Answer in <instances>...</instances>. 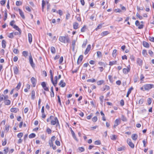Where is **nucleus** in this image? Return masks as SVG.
Instances as JSON below:
<instances>
[{
    "mask_svg": "<svg viewBox=\"0 0 154 154\" xmlns=\"http://www.w3.org/2000/svg\"><path fill=\"white\" fill-rule=\"evenodd\" d=\"M10 111L11 112L16 113L19 111V109L16 108H12L11 109Z\"/></svg>",
    "mask_w": 154,
    "mask_h": 154,
    "instance_id": "nucleus-16",
    "label": "nucleus"
},
{
    "mask_svg": "<svg viewBox=\"0 0 154 154\" xmlns=\"http://www.w3.org/2000/svg\"><path fill=\"white\" fill-rule=\"evenodd\" d=\"M149 39L151 41L154 42V37H149Z\"/></svg>",
    "mask_w": 154,
    "mask_h": 154,
    "instance_id": "nucleus-64",
    "label": "nucleus"
},
{
    "mask_svg": "<svg viewBox=\"0 0 154 154\" xmlns=\"http://www.w3.org/2000/svg\"><path fill=\"white\" fill-rule=\"evenodd\" d=\"M57 121H58V120L57 117H54V119L51 120V125H55L57 124Z\"/></svg>",
    "mask_w": 154,
    "mask_h": 154,
    "instance_id": "nucleus-6",
    "label": "nucleus"
},
{
    "mask_svg": "<svg viewBox=\"0 0 154 154\" xmlns=\"http://www.w3.org/2000/svg\"><path fill=\"white\" fill-rule=\"evenodd\" d=\"M53 77L52 78V80H51V81L53 85L55 87L56 86V85L57 84V80L58 79V78H57V76H56L55 77V80L54 81L53 80Z\"/></svg>",
    "mask_w": 154,
    "mask_h": 154,
    "instance_id": "nucleus-4",
    "label": "nucleus"
},
{
    "mask_svg": "<svg viewBox=\"0 0 154 154\" xmlns=\"http://www.w3.org/2000/svg\"><path fill=\"white\" fill-rule=\"evenodd\" d=\"M4 141H2V145L3 146H5L6 143H7V140L6 139H4Z\"/></svg>",
    "mask_w": 154,
    "mask_h": 154,
    "instance_id": "nucleus-50",
    "label": "nucleus"
},
{
    "mask_svg": "<svg viewBox=\"0 0 154 154\" xmlns=\"http://www.w3.org/2000/svg\"><path fill=\"white\" fill-rule=\"evenodd\" d=\"M137 63L140 66H141L143 63L142 60L140 58H137Z\"/></svg>",
    "mask_w": 154,
    "mask_h": 154,
    "instance_id": "nucleus-15",
    "label": "nucleus"
},
{
    "mask_svg": "<svg viewBox=\"0 0 154 154\" xmlns=\"http://www.w3.org/2000/svg\"><path fill=\"white\" fill-rule=\"evenodd\" d=\"M21 85V83L20 82H19L17 86L16 87V88H17L18 89H19Z\"/></svg>",
    "mask_w": 154,
    "mask_h": 154,
    "instance_id": "nucleus-60",
    "label": "nucleus"
},
{
    "mask_svg": "<svg viewBox=\"0 0 154 154\" xmlns=\"http://www.w3.org/2000/svg\"><path fill=\"white\" fill-rule=\"evenodd\" d=\"M87 82H96V80L94 79H88L87 80Z\"/></svg>",
    "mask_w": 154,
    "mask_h": 154,
    "instance_id": "nucleus-33",
    "label": "nucleus"
},
{
    "mask_svg": "<svg viewBox=\"0 0 154 154\" xmlns=\"http://www.w3.org/2000/svg\"><path fill=\"white\" fill-rule=\"evenodd\" d=\"M143 45L144 47L146 48H148L149 47V44L146 42H143Z\"/></svg>",
    "mask_w": 154,
    "mask_h": 154,
    "instance_id": "nucleus-22",
    "label": "nucleus"
},
{
    "mask_svg": "<svg viewBox=\"0 0 154 154\" xmlns=\"http://www.w3.org/2000/svg\"><path fill=\"white\" fill-rule=\"evenodd\" d=\"M136 16L140 19L142 20L143 19V17L142 16H140L139 14L137 13L136 14Z\"/></svg>",
    "mask_w": 154,
    "mask_h": 154,
    "instance_id": "nucleus-53",
    "label": "nucleus"
},
{
    "mask_svg": "<svg viewBox=\"0 0 154 154\" xmlns=\"http://www.w3.org/2000/svg\"><path fill=\"white\" fill-rule=\"evenodd\" d=\"M71 133L72 135V137H73L76 140H77V139L76 138V137L75 135V133L74 132V131L71 129Z\"/></svg>",
    "mask_w": 154,
    "mask_h": 154,
    "instance_id": "nucleus-28",
    "label": "nucleus"
},
{
    "mask_svg": "<svg viewBox=\"0 0 154 154\" xmlns=\"http://www.w3.org/2000/svg\"><path fill=\"white\" fill-rule=\"evenodd\" d=\"M121 119L123 121L126 122L127 121L126 118L123 115L122 116Z\"/></svg>",
    "mask_w": 154,
    "mask_h": 154,
    "instance_id": "nucleus-41",
    "label": "nucleus"
},
{
    "mask_svg": "<svg viewBox=\"0 0 154 154\" xmlns=\"http://www.w3.org/2000/svg\"><path fill=\"white\" fill-rule=\"evenodd\" d=\"M13 28L15 29L16 30L18 31L19 32L20 34H21V31L18 26L16 25H14L13 26Z\"/></svg>",
    "mask_w": 154,
    "mask_h": 154,
    "instance_id": "nucleus-20",
    "label": "nucleus"
},
{
    "mask_svg": "<svg viewBox=\"0 0 154 154\" xmlns=\"http://www.w3.org/2000/svg\"><path fill=\"white\" fill-rule=\"evenodd\" d=\"M79 26V24L77 22H74L73 23V27L75 29H78Z\"/></svg>",
    "mask_w": 154,
    "mask_h": 154,
    "instance_id": "nucleus-21",
    "label": "nucleus"
},
{
    "mask_svg": "<svg viewBox=\"0 0 154 154\" xmlns=\"http://www.w3.org/2000/svg\"><path fill=\"white\" fill-rule=\"evenodd\" d=\"M154 85L152 84H146L143 85L144 90L149 91L151 89V88H153Z\"/></svg>",
    "mask_w": 154,
    "mask_h": 154,
    "instance_id": "nucleus-2",
    "label": "nucleus"
},
{
    "mask_svg": "<svg viewBox=\"0 0 154 154\" xmlns=\"http://www.w3.org/2000/svg\"><path fill=\"white\" fill-rule=\"evenodd\" d=\"M75 40H72V46L73 47V48H74L75 45Z\"/></svg>",
    "mask_w": 154,
    "mask_h": 154,
    "instance_id": "nucleus-49",
    "label": "nucleus"
},
{
    "mask_svg": "<svg viewBox=\"0 0 154 154\" xmlns=\"http://www.w3.org/2000/svg\"><path fill=\"white\" fill-rule=\"evenodd\" d=\"M35 91L34 90H32L31 93V98L32 100L35 99Z\"/></svg>",
    "mask_w": 154,
    "mask_h": 154,
    "instance_id": "nucleus-25",
    "label": "nucleus"
},
{
    "mask_svg": "<svg viewBox=\"0 0 154 154\" xmlns=\"http://www.w3.org/2000/svg\"><path fill=\"white\" fill-rule=\"evenodd\" d=\"M50 73L51 75V80H52V78L53 77V74L52 73V72L51 70H50Z\"/></svg>",
    "mask_w": 154,
    "mask_h": 154,
    "instance_id": "nucleus-51",
    "label": "nucleus"
},
{
    "mask_svg": "<svg viewBox=\"0 0 154 154\" xmlns=\"http://www.w3.org/2000/svg\"><path fill=\"white\" fill-rule=\"evenodd\" d=\"M83 56L82 55H80L79 56L77 61V64H79L81 63L83 59Z\"/></svg>",
    "mask_w": 154,
    "mask_h": 154,
    "instance_id": "nucleus-12",
    "label": "nucleus"
},
{
    "mask_svg": "<svg viewBox=\"0 0 154 154\" xmlns=\"http://www.w3.org/2000/svg\"><path fill=\"white\" fill-rule=\"evenodd\" d=\"M51 53L53 54H55L56 52V50L55 48L53 47H51Z\"/></svg>",
    "mask_w": 154,
    "mask_h": 154,
    "instance_id": "nucleus-30",
    "label": "nucleus"
},
{
    "mask_svg": "<svg viewBox=\"0 0 154 154\" xmlns=\"http://www.w3.org/2000/svg\"><path fill=\"white\" fill-rule=\"evenodd\" d=\"M28 40L29 43L31 44L32 42V36L31 34L29 33L28 35Z\"/></svg>",
    "mask_w": 154,
    "mask_h": 154,
    "instance_id": "nucleus-18",
    "label": "nucleus"
},
{
    "mask_svg": "<svg viewBox=\"0 0 154 154\" xmlns=\"http://www.w3.org/2000/svg\"><path fill=\"white\" fill-rule=\"evenodd\" d=\"M31 82L32 85V86L35 87L36 85V80L34 77H32L31 79Z\"/></svg>",
    "mask_w": 154,
    "mask_h": 154,
    "instance_id": "nucleus-7",
    "label": "nucleus"
},
{
    "mask_svg": "<svg viewBox=\"0 0 154 154\" xmlns=\"http://www.w3.org/2000/svg\"><path fill=\"white\" fill-rule=\"evenodd\" d=\"M46 131L48 134H51V130L48 128H47Z\"/></svg>",
    "mask_w": 154,
    "mask_h": 154,
    "instance_id": "nucleus-57",
    "label": "nucleus"
},
{
    "mask_svg": "<svg viewBox=\"0 0 154 154\" xmlns=\"http://www.w3.org/2000/svg\"><path fill=\"white\" fill-rule=\"evenodd\" d=\"M51 97H54V93L53 91V86L51 87Z\"/></svg>",
    "mask_w": 154,
    "mask_h": 154,
    "instance_id": "nucleus-23",
    "label": "nucleus"
},
{
    "mask_svg": "<svg viewBox=\"0 0 154 154\" xmlns=\"http://www.w3.org/2000/svg\"><path fill=\"white\" fill-rule=\"evenodd\" d=\"M9 126H6L5 129V131H6V132H7L9 130Z\"/></svg>",
    "mask_w": 154,
    "mask_h": 154,
    "instance_id": "nucleus-54",
    "label": "nucleus"
},
{
    "mask_svg": "<svg viewBox=\"0 0 154 154\" xmlns=\"http://www.w3.org/2000/svg\"><path fill=\"white\" fill-rule=\"evenodd\" d=\"M85 27H86L85 26H84L82 28V29H81V32H85V29H86Z\"/></svg>",
    "mask_w": 154,
    "mask_h": 154,
    "instance_id": "nucleus-56",
    "label": "nucleus"
},
{
    "mask_svg": "<svg viewBox=\"0 0 154 154\" xmlns=\"http://www.w3.org/2000/svg\"><path fill=\"white\" fill-rule=\"evenodd\" d=\"M144 101V100L143 99H140L139 101V103L140 104H142Z\"/></svg>",
    "mask_w": 154,
    "mask_h": 154,
    "instance_id": "nucleus-63",
    "label": "nucleus"
},
{
    "mask_svg": "<svg viewBox=\"0 0 154 154\" xmlns=\"http://www.w3.org/2000/svg\"><path fill=\"white\" fill-rule=\"evenodd\" d=\"M29 60L31 66L32 67L34 66L35 65L33 62L32 58L31 55H30L29 57Z\"/></svg>",
    "mask_w": 154,
    "mask_h": 154,
    "instance_id": "nucleus-10",
    "label": "nucleus"
},
{
    "mask_svg": "<svg viewBox=\"0 0 154 154\" xmlns=\"http://www.w3.org/2000/svg\"><path fill=\"white\" fill-rule=\"evenodd\" d=\"M91 48V45H88L87 47L86 48L85 52V54L86 55L88 54V52L90 51Z\"/></svg>",
    "mask_w": 154,
    "mask_h": 154,
    "instance_id": "nucleus-11",
    "label": "nucleus"
},
{
    "mask_svg": "<svg viewBox=\"0 0 154 154\" xmlns=\"http://www.w3.org/2000/svg\"><path fill=\"white\" fill-rule=\"evenodd\" d=\"M97 55L98 57H100L101 56V53L100 51L97 52Z\"/></svg>",
    "mask_w": 154,
    "mask_h": 154,
    "instance_id": "nucleus-59",
    "label": "nucleus"
},
{
    "mask_svg": "<svg viewBox=\"0 0 154 154\" xmlns=\"http://www.w3.org/2000/svg\"><path fill=\"white\" fill-rule=\"evenodd\" d=\"M138 136L136 134H133L131 136L132 138L134 140H136Z\"/></svg>",
    "mask_w": 154,
    "mask_h": 154,
    "instance_id": "nucleus-19",
    "label": "nucleus"
},
{
    "mask_svg": "<svg viewBox=\"0 0 154 154\" xmlns=\"http://www.w3.org/2000/svg\"><path fill=\"white\" fill-rule=\"evenodd\" d=\"M110 137L113 140H115L116 139V136L115 135H112L110 136Z\"/></svg>",
    "mask_w": 154,
    "mask_h": 154,
    "instance_id": "nucleus-36",
    "label": "nucleus"
},
{
    "mask_svg": "<svg viewBox=\"0 0 154 154\" xmlns=\"http://www.w3.org/2000/svg\"><path fill=\"white\" fill-rule=\"evenodd\" d=\"M100 144V141L99 140H97L95 141L94 144L95 145H99Z\"/></svg>",
    "mask_w": 154,
    "mask_h": 154,
    "instance_id": "nucleus-55",
    "label": "nucleus"
},
{
    "mask_svg": "<svg viewBox=\"0 0 154 154\" xmlns=\"http://www.w3.org/2000/svg\"><path fill=\"white\" fill-rule=\"evenodd\" d=\"M127 143L129 146L132 148H134V144L131 142L130 139L128 138L127 140Z\"/></svg>",
    "mask_w": 154,
    "mask_h": 154,
    "instance_id": "nucleus-3",
    "label": "nucleus"
},
{
    "mask_svg": "<svg viewBox=\"0 0 154 154\" xmlns=\"http://www.w3.org/2000/svg\"><path fill=\"white\" fill-rule=\"evenodd\" d=\"M125 147L124 146L119 147L117 149V150L118 151H122L125 150Z\"/></svg>",
    "mask_w": 154,
    "mask_h": 154,
    "instance_id": "nucleus-32",
    "label": "nucleus"
},
{
    "mask_svg": "<svg viewBox=\"0 0 154 154\" xmlns=\"http://www.w3.org/2000/svg\"><path fill=\"white\" fill-rule=\"evenodd\" d=\"M116 52L117 50L116 49H114L113 50L112 53V55L113 57H115L116 55Z\"/></svg>",
    "mask_w": 154,
    "mask_h": 154,
    "instance_id": "nucleus-31",
    "label": "nucleus"
},
{
    "mask_svg": "<svg viewBox=\"0 0 154 154\" xmlns=\"http://www.w3.org/2000/svg\"><path fill=\"white\" fill-rule=\"evenodd\" d=\"M75 18H76V20L79 22L81 21V18L80 17V15H77L75 16Z\"/></svg>",
    "mask_w": 154,
    "mask_h": 154,
    "instance_id": "nucleus-27",
    "label": "nucleus"
},
{
    "mask_svg": "<svg viewBox=\"0 0 154 154\" xmlns=\"http://www.w3.org/2000/svg\"><path fill=\"white\" fill-rule=\"evenodd\" d=\"M147 102L149 105H150L152 102L151 99L150 98H148L147 100Z\"/></svg>",
    "mask_w": 154,
    "mask_h": 154,
    "instance_id": "nucleus-42",
    "label": "nucleus"
},
{
    "mask_svg": "<svg viewBox=\"0 0 154 154\" xmlns=\"http://www.w3.org/2000/svg\"><path fill=\"white\" fill-rule=\"evenodd\" d=\"M120 120L119 119H116L115 120V124L113 126V127L115 128L117 126H118L120 123Z\"/></svg>",
    "mask_w": 154,
    "mask_h": 154,
    "instance_id": "nucleus-8",
    "label": "nucleus"
},
{
    "mask_svg": "<svg viewBox=\"0 0 154 154\" xmlns=\"http://www.w3.org/2000/svg\"><path fill=\"white\" fill-rule=\"evenodd\" d=\"M103 80H101L97 81V84L98 85H102L104 82Z\"/></svg>",
    "mask_w": 154,
    "mask_h": 154,
    "instance_id": "nucleus-34",
    "label": "nucleus"
},
{
    "mask_svg": "<svg viewBox=\"0 0 154 154\" xmlns=\"http://www.w3.org/2000/svg\"><path fill=\"white\" fill-rule=\"evenodd\" d=\"M109 34V32L108 31H106L103 32L101 34L102 36H105L108 34Z\"/></svg>",
    "mask_w": 154,
    "mask_h": 154,
    "instance_id": "nucleus-37",
    "label": "nucleus"
},
{
    "mask_svg": "<svg viewBox=\"0 0 154 154\" xmlns=\"http://www.w3.org/2000/svg\"><path fill=\"white\" fill-rule=\"evenodd\" d=\"M102 24H99L96 28V29L97 30L99 29H100L102 27Z\"/></svg>",
    "mask_w": 154,
    "mask_h": 154,
    "instance_id": "nucleus-58",
    "label": "nucleus"
},
{
    "mask_svg": "<svg viewBox=\"0 0 154 154\" xmlns=\"http://www.w3.org/2000/svg\"><path fill=\"white\" fill-rule=\"evenodd\" d=\"M114 11L116 13H121L122 12L121 10L119 8L115 9Z\"/></svg>",
    "mask_w": 154,
    "mask_h": 154,
    "instance_id": "nucleus-46",
    "label": "nucleus"
},
{
    "mask_svg": "<svg viewBox=\"0 0 154 154\" xmlns=\"http://www.w3.org/2000/svg\"><path fill=\"white\" fill-rule=\"evenodd\" d=\"M13 70L15 75H17L19 73V69L16 66L13 67Z\"/></svg>",
    "mask_w": 154,
    "mask_h": 154,
    "instance_id": "nucleus-9",
    "label": "nucleus"
},
{
    "mask_svg": "<svg viewBox=\"0 0 154 154\" xmlns=\"http://www.w3.org/2000/svg\"><path fill=\"white\" fill-rule=\"evenodd\" d=\"M97 120V118L96 116L94 117L92 119V121L94 122H96Z\"/></svg>",
    "mask_w": 154,
    "mask_h": 154,
    "instance_id": "nucleus-48",
    "label": "nucleus"
},
{
    "mask_svg": "<svg viewBox=\"0 0 154 154\" xmlns=\"http://www.w3.org/2000/svg\"><path fill=\"white\" fill-rule=\"evenodd\" d=\"M133 89V87H131V88H130L128 90L127 94L126 95V97H128L129 96V94L131 93V91Z\"/></svg>",
    "mask_w": 154,
    "mask_h": 154,
    "instance_id": "nucleus-24",
    "label": "nucleus"
},
{
    "mask_svg": "<svg viewBox=\"0 0 154 154\" xmlns=\"http://www.w3.org/2000/svg\"><path fill=\"white\" fill-rule=\"evenodd\" d=\"M6 42L4 40H3L2 41V46L3 48H5L6 47Z\"/></svg>",
    "mask_w": 154,
    "mask_h": 154,
    "instance_id": "nucleus-26",
    "label": "nucleus"
},
{
    "mask_svg": "<svg viewBox=\"0 0 154 154\" xmlns=\"http://www.w3.org/2000/svg\"><path fill=\"white\" fill-rule=\"evenodd\" d=\"M7 11L6 10V11H5V14H4L5 17H4V21H5L6 20L7 17Z\"/></svg>",
    "mask_w": 154,
    "mask_h": 154,
    "instance_id": "nucleus-40",
    "label": "nucleus"
},
{
    "mask_svg": "<svg viewBox=\"0 0 154 154\" xmlns=\"http://www.w3.org/2000/svg\"><path fill=\"white\" fill-rule=\"evenodd\" d=\"M59 40L60 42L64 43H69L70 42L69 38L68 35L60 36Z\"/></svg>",
    "mask_w": 154,
    "mask_h": 154,
    "instance_id": "nucleus-1",
    "label": "nucleus"
},
{
    "mask_svg": "<svg viewBox=\"0 0 154 154\" xmlns=\"http://www.w3.org/2000/svg\"><path fill=\"white\" fill-rule=\"evenodd\" d=\"M116 61H110L109 62V65L110 66H112L113 65L116 64Z\"/></svg>",
    "mask_w": 154,
    "mask_h": 154,
    "instance_id": "nucleus-38",
    "label": "nucleus"
},
{
    "mask_svg": "<svg viewBox=\"0 0 154 154\" xmlns=\"http://www.w3.org/2000/svg\"><path fill=\"white\" fill-rule=\"evenodd\" d=\"M18 11L20 13V15L21 17L23 19H25V17L24 15L23 12L20 9H19Z\"/></svg>",
    "mask_w": 154,
    "mask_h": 154,
    "instance_id": "nucleus-17",
    "label": "nucleus"
},
{
    "mask_svg": "<svg viewBox=\"0 0 154 154\" xmlns=\"http://www.w3.org/2000/svg\"><path fill=\"white\" fill-rule=\"evenodd\" d=\"M23 136V133L20 132L17 135L18 137L20 138Z\"/></svg>",
    "mask_w": 154,
    "mask_h": 154,
    "instance_id": "nucleus-45",
    "label": "nucleus"
},
{
    "mask_svg": "<svg viewBox=\"0 0 154 154\" xmlns=\"http://www.w3.org/2000/svg\"><path fill=\"white\" fill-rule=\"evenodd\" d=\"M28 52L26 51H24L23 52L22 54L24 56L26 57L28 55Z\"/></svg>",
    "mask_w": 154,
    "mask_h": 154,
    "instance_id": "nucleus-39",
    "label": "nucleus"
},
{
    "mask_svg": "<svg viewBox=\"0 0 154 154\" xmlns=\"http://www.w3.org/2000/svg\"><path fill=\"white\" fill-rule=\"evenodd\" d=\"M35 134L34 133H32L30 134L29 136V137L30 138H32L35 137Z\"/></svg>",
    "mask_w": 154,
    "mask_h": 154,
    "instance_id": "nucleus-35",
    "label": "nucleus"
},
{
    "mask_svg": "<svg viewBox=\"0 0 154 154\" xmlns=\"http://www.w3.org/2000/svg\"><path fill=\"white\" fill-rule=\"evenodd\" d=\"M110 87L107 85H105L103 87L101 88V90L103 91H104L105 90H108L110 89Z\"/></svg>",
    "mask_w": 154,
    "mask_h": 154,
    "instance_id": "nucleus-13",
    "label": "nucleus"
},
{
    "mask_svg": "<svg viewBox=\"0 0 154 154\" xmlns=\"http://www.w3.org/2000/svg\"><path fill=\"white\" fill-rule=\"evenodd\" d=\"M93 116V114L91 113L89 116H88L87 117V119H90L91 118V117Z\"/></svg>",
    "mask_w": 154,
    "mask_h": 154,
    "instance_id": "nucleus-52",
    "label": "nucleus"
},
{
    "mask_svg": "<svg viewBox=\"0 0 154 154\" xmlns=\"http://www.w3.org/2000/svg\"><path fill=\"white\" fill-rule=\"evenodd\" d=\"M8 37L10 38H14V34L13 33H10L8 36Z\"/></svg>",
    "mask_w": 154,
    "mask_h": 154,
    "instance_id": "nucleus-44",
    "label": "nucleus"
},
{
    "mask_svg": "<svg viewBox=\"0 0 154 154\" xmlns=\"http://www.w3.org/2000/svg\"><path fill=\"white\" fill-rule=\"evenodd\" d=\"M8 147H5L4 150L5 154H7L8 152Z\"/></svg>",
    "mask_w": 154,
    "mask_h": 154,
    "instance_id": "nucleus-43",
    "label": "nucleus"
},
{
    "mask_svg": "<svg viewBox=\"0 0 154 154\" xmlns=\"http://www.w3.org/2000/svg\"><path fill=\"white\" fill-rule=\"evenodd\" d=\"M22 2L20 1H17L16 2V5L17 6H20L22 5Z\"/></svg>",
    "mask_w": 154,
    "mask_h": 154,
    "instance_id": "nucleus-47",
    "label": "nucleus"
},
{
    "mask_svg": "<svg viewBox=\"0 0 154 154\" xmlns=\"http://www.w3.org/2000/svg\"><path fill=\"white\" fill-rule=\"evenodd\" d=\"M13 52L14 53L17 54H18L19 52L18 50L16 48H14L13 50Z\"/></svg>",
    "mask_w": 154,
    "mask_h": 154,
    "instance_id": "nucleus-61",
    "label": "nucleus"
},
{
    "mask_svg": "<svg viewBox=\"0 0 154 154\" xmlns=\"http://www.w3.org/2000/svg\"><path fill=\"white\" fill-rule=\"evenodd\" d=\"M63 61V57H61L59 60V62L60 64H61Z\"/></svg>",
    "mask_w": 154,
    "mask_h": 154,
    "instance_id": "nucleus-62",
    "label": "nucleus"
},
{
    "mask_svg": "<svg viewBox=\"0 0 154 154\" xmlns=\"http://www.w3.org/2000/svg\"><path fill=\"white\" fill-rule=\"evenodd\" d=\"M5 105H8L10 104L11 101L9 100H6L5 101Z\"/></svg>",
    "mask_w": 154,
    "mask_h": 154,
    "instance_id": "nucleus-29",
    "label": "nucleus"
},
{
    "mask_svg": "<svg viewBox=\"0 0 154 154\" xmlns=\"http://www.w3.org/2000/svg\"><path fill=\"white\" fill-rule=\"evenodd\" d=\"M130 70V66L129 65V66L127 67V68H124L123 69V72L125 74H127Z\"/></svg>",
    "mask_w": 154,
    "mask_h": 154,
    "instance_id": "nucleus-5",
    "label": "nucleus"
},
{
    "mask_svg": "<svg viewBox=\"0 0 154 154\" xmlns=\"http://www.w3.org/2000/svg\"><path fill=\"white\" fill-rule=\"evenodd\" d=\"M59 85H60L62 87H64L66 86V83L63 82V80H61L59 83Z\"/></svg>",
    "mask_w": 154,
    "mask_h": 154,
    "instance_id": "nucleus-14",
    "label": "nucleus"
}]
</instances>
